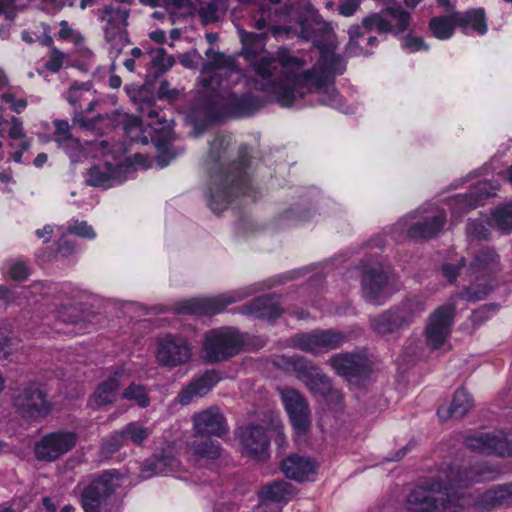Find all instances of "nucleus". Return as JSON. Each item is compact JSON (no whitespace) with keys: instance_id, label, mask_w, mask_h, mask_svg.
Instances as JSON below:
<instances>
[{"instance_id":"obj_13","label":"nucleus","mask_w":512,"mask_h":512,"mask_svg":"<svg viewBox=\"0 0 512 512\" xmlns=\"http://www.w3.org/2000/svg\"><path fill=\"white\" fill-rule=\"evenodd\" d=\"M98 13L100 20L105 23L103 29L106 41L116 53H119L129 42L126 30L129 10L120 6L107 5Z\"/></svg>"},{"instance_id":"obj_8","label":"nucleus","mask_w":512,"mask_h":512,"mask_svg":"<svg viewBox=\"0 0 512 512\" xmlns=\"http://www.w3.org/2000/svg\"><path fill=\"white\" fill-rule=\"evenodd\" d=\"M425 309V303L421 298L406 299L396 307L370 318V326L377 334H392L412 324Z\"/></svg>"},{"instance_id":"obj_6","label":"nucleus","mask_w":512,"mask_h":512,"mask_svg":"<svg viewBox=\"0 0 512 512\" xmlns=\"http://www.w3.org/2000/svg\"><path fill=\"white\" fill-rule=\"evenodd\" d=\"M294 16L300 26V36L309 40L315 36V30H324L326 24L320 21L313 6L308 1H300L296 7L286 8L284 13L272 14L270 10L262 8L259 18L255 19L254 27L258 30H265L263 34L271 33L275 37L283 35L289 36L292 33V27L288 25H278L280 22L286 23V17Z\"/></svg>"},{"instance_id":"obj_63","label":"nucleus","mask_w":512,"mask_h":512,"mask_svg":"<svg viewBox=\"0 0 512 512\" xmlns=\"http://www.w3.org/2000/svg\"><path fill=\"white\" fill-rule=\"evenodd\" d=\"M59 38L63 40L71 39L73 36V30L69 26L68 22L66 20H62L60 22V30H59Z\"/></svg>"},{"instance_id":"obj_36","label":"nucleus","mask_w":512,"mask_h":512,"mask_svg":"<svg viewBox=\"0 0 512 512\" xmlns=\"http://www.w3.org/2000/svg\"><path fill=\"white\" fill-rule=\"evenodd\" d=\"M175 467L176 460L173 457L154 455L142 464L141 473L143 478H149L153 475L172 470Z\"/></svg>"},{"instance_id":"obj_9","label":"nucleus","mask_w":512,"mask_h":512,"mask_svg":"<svg viewBox=\"0 0 512 512\" xmlns=\"http://www.w3.org/2000/svg\"><path fill=\"white\" fill-rule=\"evenodd\" d=\"M243 338L231 327L212 329L205 333L203 357L208 363H218L237 355L243 345Z\"/></svg>"},{"instance_id":"obj_46","label":"nucleus","mask_w":512,"mask_h":512,"mask_svg":"<svg viewBox=\"0 0 512 512\" xmlns=\"http://www.w3.org/2000/svg\"><path fill=\"white\" fill-rule=\"evenodd\" d=\"M386 13L391 17L392 21L396 22V28L398 32H403L409 27L410 13L403 10L401 7H389L386 9Z\"/></svg>"},{"instance_id":"obj_41","label":"nucleus","mask_w":512,"mask_h":512,"mask_svg":"<svg viewBox=\"0 0 512 512\" xmlns=\"http://www.w3.org/2000/svg\"><path fill=\"white\" fill-rule=\"evenodd\" d=\"M122 397L127 401L135 402L141 408H146L150 405L147 389L141 384L131 383L123 390Z\"/></svg>"},{"instance_id":"obj_38","label":"nucleus","mask_w":512,"mask_h":512,"mask_svg":"<svg viewBox=\"0 0 512 512\" xmlns=\"http://www.w3.org/2000/svg\"><path fill=\"white\" fill-rule=\"evenodd\" d=\"M190 450L194 455L207 459H216L221 455L219 443L211 439L192 442Z\"/></svg>"},{"instance_id":"obj_58","label":"nucleus","mask_w":512,"mask_h":512,"mask_svg":"<svg viewBox=\"0 0 512 512\" xmlns=\"http://www.w3.org/2000/svg\"><path fill=\"white\" fill-rule=\"evenodd\" d=\"M464 258L462 257L457 266H453L451 264H445L443 266L444 276L448 279L449 282H453L456 279V275L458 273V269L463 266Z\"/></svg>"},{"instance_id":"obj_56","label":"nucleus","mask_w":512,"mask_h":512,"mask_svg":"<svg viewBox=\"0 0 512 512\" xmlns=\"http://www.w3.org/2000/svg\"><path fill=\"white\" fill-rule=\"evenodd\" d=\"M8 134L12 139H23L25 137L22 122L18 118L12 117Z\"/></svg>"},{"instance_id":"obj_30","label":"nucleus","mask_w":512,"mask_h":512,"mask_svg":"<svg viewBox=\"0 0 512 512\" xmlns=\"http://www.w3.org/2000/svg\"><path fill=\"white\" fill-rule=\"evenodd\" d=\"M454 20L464 33L473 30L480 35L487 32L485 11L482 8L471 9L465 12H454Z\"/></svg>"},{"instance_id":"obj_7","label":"nucleus","mask_w":512,"mask_h":512,"mask_svg":"<svg viewBox=\"0 0 512 512\" xmlns=\"http://www.w3.org/2000/svg\"><path fill=\"white\" fill-rule=\"evenodd\" d=\"M275 365L285 371L295 373L296 377L314 396L334 403L342 401V393L333 387L329 377L310 360L302 356L283 355L276 358Z\"/></svg>"},{"instance_id":"obj_33","label":"nucleus","mask_w":512,"mask_h":512,"mask_svg":"<svg viewBox=\"0 0 512 512\" xmlns=\"http://www.w3.org/2000/svg\"><path fill=\"white\" fill-rule=\"evenodd\" d=\"M281 312L278 303L270 297H259L249 306V313L269 321L275 320L281 315Z\"/></svg>"},{"instance_id":"obj_57","label":"nucleus","mask_w":512,"mask_h":512,"mask_svg":"<svg viewBox=\"0 0 512 512\" xmlns=\"http://www.w3.org/2000/svg\"><path fill=\"white\" fill-rule=\"evenodd\" d=\"M132 59L138 61V67H143L148 70V59H149V51L143 52L140 48H133L131 50Z\"/></svg>"},{"instance_id":"obj_35","label":"nucleus","mask_w":512,"mask_h":512,"mask_svg":"<svg viewBox=\"0 0 512 512\" xmlns=\"http://www.w3.org/2000/svg\"><path fill=\"white\" fill-rule=\"evenodd\" d=\"M482 504L491 507L512 505V483L487 490L482 496Z\"/></svg>"},{"instance_id":"obj_44","label":"nucleus","mask_w":512,"mask_h":512,"mask_svg":"<svg viewBox=\"0 0 512 512\" xmlns=\"http://www.w3.org/2000/svg\"><path fill=\"white\" fill-rule=\"evenodd\" d=\"M125 134L132 142L147 143V137L143 135L142 121L136 116H126L123 120Z\"/></svg>"},{"instance_id":"obj_51","label":"nucleus","mask_w":512,"mask_h":512,"mask_svg":"<svg viewBox=\"0 0 512 512\" xmlns=\"http://www.w3.org/2000/svg\"><path fill=\"white\" fill-rule=\"evenodd\" d=\"M68 231L72 234L88 239H93L95 237L93 228L85 221L75 222L73 225L69 226Z\"/></svg>"},{"instance_id":"obj_39","label":"nucleus","mask_w":512,"mask_h":512,"mask_svg":"<svg viewBox=\"0 0 512 512\" xmlns=\"http://www.w3.org/2000/svg\"><path fill=\"white\" fill-rule=\"evenodd\" d=\"M388 14L385 11L380 13H371L362 20V27L367 30H377L379 33H388L392 31V24L387 19Z\"/></svg>"},{"instance_id":"obj_47","label":"nucleus","mask_w":512,"mask_h":512,"mask_svg":"<svg viewBox=\"0 0 512 512\" xmlns=\"http://www.w3.org/2000/svg\"><path fill=\"white\" fill-rule=\"evenodd\" d=\"M467 236L472 240H486L489 237V228L482 220H470L467 225Z\"/></svg>"},{"instance_id":"obj_12","label":"nucleus","mask_w":512,"mask_h":512,"mask_svg":"<svg viewBox=\"0 0 512 512\" xmlns=\"http://www.w3.org/2000/svg\"><path fill=\"white\" fill-rule=\"evenodd\" d=\"M122 484L117 471H106L92 481L82 492L81 503L85 512H104L106 499Z\"/></svg>"},{"instance_id":"obj_53","label":"nucleus","mask_w":512,"mask_h":512,"mask_svg":"<svg viewBox=\"0 0 512 512\" xmlns=\"http://www.w3.org/2000/svg\"><path fill=\"white\" fill-rule=\"evenodd\" d=\"M199 16L204 23H212L218 20V9L215 3H207L200 7Z\"/></svg>"},{"instance_id":"obj_59","label":"nucleus","mask_w":512,"mask_h":512,"mask_svg":"<svg viewBox=\"0 0 512 512\" xmlns=\"http://www.w3.org/2000/svg\"><path fill=\"white\" fill-rule=\"evenodd\" d=\"M327 70H329V72L342 74L345 70L343 60L339 56L331 55V62L327 64Z\"/></svg>"},{"instance_id":"obj_43","label":"nucleus","mask_w":512,"mask_h":512,"mask_svg":"<svg viewBox=\"0 0 512 512\" xmlns=\"http://www.w3.org/2000/svg\"><path fill=\"white\" fill-rule=\"evenodd\" d=\"M121 432L126 441L130 440L135 445H141L151 434V430L148 427L138 422L128 423Z\"/></svg>"},{"instance_id":"obj_20","label":"nucleus","mask_w":512,"mask_h":512,"mask_svg":"<svg viewBox=\"0 0 512 512\" xmlns=\"http://www.w3.org/2000/svg\"><path fill=\"white\" fill-rule=\"evenodd\" d=\"M329 365L349 382L366 376L370 371L369 359L358 353H339L328 360Z\"/></svg>"},{"instance_id":"obj_40","label":"nucleus","mask_w":512,"mask_h":512,"mask_svg":"<svg viewBox=\"0 0 512 512\" xmlns=\"http://www.w3.org/2000/svg\"><path fill=\"white\" fill-rule=\"evenodd\" d=\"M139 111L142 117H146L149 120L148 125L154 130L168 127V125H165L167 124V120L165 119V115H163V111L153 106L150 102L143 103Z\"/></svg>"},{"instance_id":"obj_34","label":"nucleus","mask_w":512,"mask_h":512,"mask_svg":"<svg viewBox=\"0 0 512 512\" xmlns=\"http://www.w3.org/2000/svg\"><path fill=\"white\" fill-rule=\"evenodd\" d=\"M489 226L494 227L502 234L512 232V201L496 207L489 221Z\"/></svg>"},{"instance_id":"obj_4","label":"nucleus","mask_w":512,"mask_h":512,"mask_svg":"<svg viewBox=\"0 0 512 512\" xmlns=\"http://www.w3.org/2000/svg\"><path fill=\"white\" fill-rule=\"evenodd\" d=\"M207 62L201 71V84L204 91L216 93L219 103L224 109L241 115L246 113L245 100L239 98L229 89L227 79L232 76L239 77L240 72L236 69L234 61L224 54L208 49L206 52Z\"/></svg>"},{"instance_id":"obj_22","label":"nucleus","mask_w":512,"mask_h":512,"mask_svg":"<svg viewBox=\"0 0 512 512\" xmlns=\"http://www.w3.org/2000/svg\"><path fill=\"white\" fill-rule=\"evenodd\" d=\"M129 377L128 372L120 367L116 369L105 381L100 383L95 389L90 399V405L93 408L112 404L117 397V392L121 382Z\"/></svg>"},{"instance_id":"obj_11","label":"nucleus","mask_w":512,"mask_h":512,"mask_svg":"<svg viewBox=\"0 0 512 512\" xmlns=\"http://www.w3.org/2000/svg\"><path fill=\"white\" fill-rule=\"evenodd\" d=\"M13 407L24 418H37L50 411V403L41 384L27 382L14 390L12 395Z\"/></svg>"},{"instance_id":"obj_23","label":"nucleus","mask_w":512,"mask_h":512,"mask_svg":"<svg viewBox=\"0 0 512 512\" xmlns=\"http://www.w3.org/2000/svg\"><path fill=\"white\" fill-rule=\"evenodd\" d=\"M220 377L215 370L206 371L202 376L193 379L178 394V401L181 405L190 404L195 398H200L209 393V391L219 382Z\"/></svg>"},{"instance_id":"obj_18","label":"nucleus","mask_w":512,"mask_h":512,"mask_svg":"<svg viewBox=\"0 0 512 512\" xmlns=\"http://www.w3.org/2000/svg\"><path fill=\"white\" fill-rule=\"evenodd\" d=\"M77 442V435L69 431H58L44 436L35 445V455L40 461H55L70 451Z\"/></svg>"},{"instance_id":"obj_2","label":"nucleus","mask_w":512,"mask_h":512,"mask_svg":"<svg viewBox=\"0 0 512 512\" xmlns=\"http://www.w3.org/2000/svg\"><path fill=\"white\" fill-rule=\"evenodd\" d=\"M500 471L496 466L476 464L471 467H449L445 479L439 477L427 486L413 489L407 497V512H459L474 503L464 488L492 481Z\"/></svg>"},{"instance_id":"obj_16","label":"nucleus","mask_w":512,"mask_h":512,"mask_svg":"<svg viewBox=\"0 0 512 512\" xmlns=\"http://www.w3.org/2000/svg\"><path fill=\"white\" fill-rule=\"evenodd\" d=\"M345 340L342 332L327 329L314 330L294 337V345L298 349L314 355L337 349Z\"/></svg>"},{"instance_id":"obj_52","label":"nucleus","mask_w":512,"mask_h":512,"mask_svg":"<svg viewBox=\"0 0 512 512\" xmlns=\"http://www.w3.org/2000/svg\"><path fill=\"white\" fill-rule=\"evenodd\" d=\"M64 58V53H62L59 49L53 47L51 50L49 60L46 62L45 66L51 72H58L63 65Z\"/></svg>"},{"instance_id":"obj_24","label":"nucleus","mask_w":512,"mask_h":512,"mask_svg":"<svg viewBox=\"0 0 512 512\" xmlns=\"http://www.w3.org/2000/svg\"><path fill=\"white\" fill-rule=\"evenodd\" d=\"M493 188L486 181L479 182L474 186L469 193L459 194L451 200L452 217L457 214L467 212L470 209L477 207V205L486 197L491 196Z\"/></svg>"},{"instance_id":"obj_64","label":"nucleus","mask_w":512,"mask_h":512,"mask_svg":"<svg viewBox=\"0 0 512 512\" xmlns=\"http://www.w3.org/2000/svg\"><path fill=\"white\" fill-rule=\"evenodd\" d=\"M53 234V228L50 225L44 226L42 229H38L36 231V235L42 239L44 243H47L50 241Z\"/></svg>"},{"instance_id":"obj_26","label":"nucleus","mask_w":512,"mask_h":512,"mask_svg":"<svg viewBox=\"0 0 512 512\" xmlns=\"http://www.w3.org/2000/svg\"><path fill=\"white\" fill-rule=\"evenodd\" d=\"M386 282L387 275L383 270L373 268L366 271L362 280L364 298L373 304H381Z\"/></svg>"},{"instance_id":"obj_62","label":"nucleus","mask_w":512,"mask_h":512,"mask_svg":"<svg viewBox=\"0 0 512 512\" xmlns=\"http://www.w3.org/2000/svg\"><path fill=\"white\" fill-rule=\"evenodd\" d=\"M253 512H281L279 505H272L265 499H261V502L253 509Z\"/></svg>"},{"instance_id":"obj_55","label":"nucleus","mask_w":512,"mask_h":512,"mask_svg":"<svg viewBox=\"0 0 512 512\" xmlns=\"http://www.w3.org/2000/svg\"><path fill=\"white\" fill-rule=\"evenodd\" d=\"M361 0H344L339 5V12L345 17L352 16L358 9Z\"/></svg>"},{"instance_id":"obj_10","label":"nucleus","mask_w":512,"mask_h":512,"mask_svg":"<svg viewBox=\"0 0 512 512\" xmlns=\"http://www.w3.org/2000/svg\"><path fill=\"white\" fill-rule=\"evenodd\" d=\"M192 345L183 336L165 333L155 339L154 356L157 364L173 369L192 359Z\"/></svg>"},{"instance_id":"obj_5","label":"nucleus","mask_w":512,"mask_h":512,"mask_svg":"<svg viewBox=\"0 0 512 512\" xmlns=\"http://www.w3.org/2000/svg\"><path fill=\"white\" fill-rule=\"evenodd\" d=\"M491 289L492 286L488 284H474L438 307L427 319L424 331L427 347L431 350L447 351L450 349L449 337L455 316L456 299L461 298L469 302H476L484 299Z\"/></svg>"},{"instance_id":"obj_29","label":"nucleus","mask_w":512,"mask_h":512,"mask_svg":"<svg viewBox=\"0 0 512 512\" xmlns=\"http://www.w3.org/2000/svg\"><path fill=\"white\" fill-rule=\"evenodd\" d=\"M499 266V256L490 248L480 250L469 266V271L477 281L494 273Z\"/></svg>"},{"instance_id":"obj_61","label":"nucleus","mask_w":512,"mask_h":512,"mask_svg":"<svg viewBox=\"0 0 512 512\" xmlns=\"http://www.w3.org/2000/svg\"><path fill=\"white\" fill-rule=\"evenodd\" d=\"M272 423H273L274 430L276 432L275 443L279 447H282L286 442V438L283 433V424L279 420H273Z\"/></svg>"},{"instance_id":"obj_45","label":"nucleus","mask_w":512,"mask_h":512,"mask_svg":"<svg viewBox=\"0 0 512 512\" xmlns=\"http://www.w3.org/2000/svg\"><path fill=\"white\" fill-rule=\"evenodd\" d=\"M92 95L90 86L86 83L73 84L66 93V99L72 106H79L82 100L88 99Z\"/></svg>"},{"instance_id":"obj_54","label":"nucleus","mask_w":512,"mask_h":512,"mask_svg":"<svg viewBox=\"0 0 512 512\" xmlns=\"http://www.w3.org/2000/svg\"><path fill=\"white\" fill-rule=\"evenodd\" d=\"M28 273V267L21 261L12 263L9 268L10 277L17 281L25 280L28 276Z\"/></svg>"},{"instance_id":"obj_1","label":"nucleus","mask_w":512,"mask_h":512,"mask_svg":"<svg viewBox=\"0 0 512 512\" xmlns=\"http://www.w3.org/2000/svg\"><path fill=\"white\" fill-rule=\"evenodd\" d=\"M302 66L303 63L292 58L282 63L275 58H262L255 64L259 79L256 80L258 89L264 91L281 106L289 107L302 99L307 93L324 91L328 99L320 98L323 104L337 106L340 97L329 80L328 73L321 67H313L302 74L292 70V66Z\"/></svg>"},{"instance_id":"obj_28","label":"nucleus","mask_w":512,"mask_h":512,"mask_svg":"<svg viewBox=\"0 0 512 512\" xmlns=\"http://www.w3.org/2000/svg\"><path fill=\"white\" fill-rule=\"evenodd\" d=\"M474 407V400L464 389H458L453 395L449 407H441L437 414L441 421H447L450 418L460 419L464 417Z\"/></svg>"},{"instance_id":"obj_27","label":"nucleus","mask_w":512,"mask_h":512,"mask_svg":"<svg viewBox=\"0 0 512 512\" xmlns=\"http://www.w3.org/2000/svg\"><path fill=\"white\" fill-rule=\"evenodd\" d=\"M281 469L288 478L304 481L315 473L316 464L310 458L295 454L282 461Z\"/></svg>"},{"instance_id":"obj_19","label":"nucleus","mask_w":512,"mask_h":512,"mask_svg":"<svg viewBox=\"0 0 512 512\" xmlns=\"http://www.w3.org/2000/svg\"><path fill=\"white\" fill-rule=\"evenodd\" d=\"M279 392L293 427L300 433L306 432L310 426V409L305 397L291 387H284Z\"/></svg>"},{"instance_id":"obj_21","label":"nucleus","mask_w":512,"mask_h":512,"mask_svg":"<svg viewBox=\"0 0 512 512\" xmlns=\"http://www.w3.org/2000/svg\"><path fill=\"white\" fill-rule=\"evenodd\" d=\"M192 421L196 434L200 436L221 437L228 432L226 418L217 406L194 414Z\"/></svg>"},{"instance_id":"obj_17","label":"nucleus","mask_w":512,"mask_h":512,"mask_svg":"<svg viewBox=\"0 0 512 512\" xmlns=\"http://www.w3.org/2000/svg\"><path fill=\"white\" fill-rule=\"evenodd\" d=\"M242 296L222 294L210 298H193L177 303L174 310L178 314L212 316L223 311L229 304L241 300Z\"/></svg>"},{"instance_id":"obj_31","label":"nucleus","mask_w":512,"mask_h":512,"mask_svg":"<svg viewBox=\"0 0 512 512\" xmlns=\"http://www.w3.org/2000/svg\"><path fill=\"white\" fill-rule=\"evenodd\" d=\"M292 486L285 481H275L264 486L260 491V499H265L272 505L286 503L293 497Z\"/></svg>"},{"instance_id":"obj_60","label":"nucleus","mask_w":512,"mask_h":512,"mask_svg":"<svg viewBox=\"0 0 512 512\" xmlns=\"http://www.w3.org/2000/svg\"><path fill=\"white\" fill-rule=\"evenodd\" d=\"M404 46L411 51H419L421 49H427L422 38L409 37L404 41Z\"/></svg>"},{"instance_id":"obj_37","label":"nucleus","mask_w":512,"mask_h":512,"mask_svg":"<svg viewBox=\"0 0 512 512\" xmlns=\"http://www.w3.org/2000/svg\"><path fill=\"white\" fill-rule=\"evenodd\" d=\"M456 26L454 12L449 15L434 17L429 22L432 34L440 40L449 39L454 34Z\"/></svg>"},{"instance_id":"obj_3","label":"nucleus","mask_w":512,"mask_h":512,"mask_svg":"<svg viewBox=\"0 0 512 512\" xmlns=\"http://www.w3.org/2000/svg\"><path fill=\"white\" fill-rule=\"evenodd\" d=\"M231 144L229 136L218 135L210 143L206 160L210 174L209 206L215 213L227 208L232 196L233 187L246 181L247 158L241 156L237 163L227 167V153Z\"/></svg>"},{"instance_id":"obj_50","label":"nucleus","mask_w":512,"mask_h":512,"mask_svg":"<svg viewBox=\"0 0 512 512\" xmlns=\"http://www.w3.org/2000/svg\"><path fill=\"white\" fill-rule=\"evenodd\" d=\"M15 350V341L11 335L0 329V360L7 359Z\"/></svg>"},{"instance_id":"obj_14","label":"nucleus","mask_w":512,"mask_h":512,"mask_svg":"<svg viewBox=\"0 0 512 512\" xmlns=\"http://www.w3.org/2000/svg\"><path fill=\"white\" fill-rule=\"evenodd\" d=\"M465 446L475 452L498 457L512 456V433L480 432L466 437Z\"/></svg>"},{"instance_id":"obj_25","label":"nucleus","mask_w":512,"mask_h":512,"mask_svg":"<svg viewBox=\"0 0 512 512\" xmlns=\"http://www.w3.org/2000/svg\"><path fill=\"white\" fill-rule=\"evenodd\" d=\"M445 221L446 215L440 211L423 217L411 224L408 229V236L415 240L430 239L441 231Z\"/></svg>"},{"instance_id":"obj_48","label":"nucleus","mask_w":512,"mask_h":512,"mask_svg":"<svg viewBox=\"0 0 512 512\" xmlns=\"http://www.w3.org/2000/svg\"><path fill=\"white\" fill-rule=\"evenodd\" d=\"M86 184L94 187H107L109 176L106 172L101 171L99 167H91L87 172Z\"/></svg>"},{"instance_id":"obj_32","label":"nucleus","mask_w":512,"mask_h":512,"mask_svg":"<svg viewBox=\"0 0 512 512\" xmlns=\"http://www.w3.org/2000/svg\"><path fill=\"white\" fill-rule=\"evenodd\" d=\"M53 126L54 140L58 143L59 147L67 152H76L80 149V142L73 137L71 126L67 121L56 119L53 121Z\"/></svg>"},{"instance_id":"obj_42","label":"nucleus","mask_w":512,"mask_h":512,"mask_svg":"<svg viewBox=\"0 0 512 512\" xmlns=\"http://www.w3.org/2000/svg\"><path fill=\"white\" fill-rule=\"evenodd\" d=\"M174 59L168 55L163 49L149 51L148 70L155 69V74H162L172 67Z\"/></svg>"},{"instance_id":"obj_49","label":"nucleus","mask_w":512,"mask_h":512,"mask_svg":"<svg viewBox=\"0 0 512 512\" xmlns=\"http://www.w3.org/2000/svg\"><path fill=\"white\" fill-rule=\"evenodd\" d=\"M126 439L121 431L113 433L102 444V451L107 454H112L118 451L124 444Z\"/></svg>"},{"instance_id":"obj_15","label":"nucleus","mask_w":512,"mask_h":512,"mask_svg":"<svg viewBox=\"0 0 512 512\" xmlns=\"http://www.w3.org/2000/svg\"><path fill=\"white\" fill-rule=\"evenodd\" d=\"M243 456L254 461H265L269 457L270 440L265 429L260 425L249 424L235 431Z\"/></svg>"}]
</instances>
